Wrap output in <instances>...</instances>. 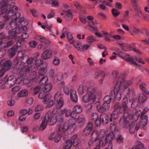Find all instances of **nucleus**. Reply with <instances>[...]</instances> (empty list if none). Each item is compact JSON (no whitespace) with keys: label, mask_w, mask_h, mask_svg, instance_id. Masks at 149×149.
Listing matches in <instances>:
<instances>
[{"label":"nucleus","mask_w":149,"mask_h":149,"mask_svg":"<svg viewBox=\"0 0 149 149\" xmlns=\"http://www.w3.org/2000/svg\"><path fill=\"white\" fill-rule=\"evenodd\" d=\"M26 79H24L23 77L22 76V75H21L19 76L17 79H15V81L17 83L19 84L22 83L23 84H24V81Z\"/></svg>","instance_id":"09e8293b"},{"label":"nucleus","mask_w":149,"mask_h":149,"mask_svg":"<svg viewBox=\"0 0 149 149\" xmlns=\"http://www.w3.org/2000/svg\"><path fill=\"white\" fill-rule=\"evenodd\" d=\"M91 139L89 140L88 142L89 146H92L94 142L99 141V144L102 147H104L106 145L105 132L104 130H101L99 131L95 130L91 135Z\"/></svg>","instance_id":"7ed1b4c3"},{"label":"nucleus","mask_w":149,"mask_h":149,"mask_svg":"<svg viewBox=\"0 0 149 149\" xmlns=\"http://www.w3.org/2000/svg\"><path fill=\"white\" fill-rule=\"evenodd\" d=\"M13 43V40H10L7 42H3L1 41L0 42V48L9 47L12 45Z\"/></svg>","instance_id":"c85d7f7f"},{"label":"nucleus","mask_w":149,"mask_h":149,"mask_svg":"<svg viewBox=\"0 0 149 149\" xmlns=\"http://www.w3.org/2000/svg\"><path fill=\"white\" fill-rule=\"evenodd\" d=\"M3 61H0V64L3 65V69L5 70H9L12 65V63L11 61L8 60L4 63L3 62Z\"/></svg>","instance_id":"6ab92c4d"},{"label":"nucleus","mask_w":149,"mask_h":149,"mask_svg":"<svg viewBox=\"0 0 149 149\" xmlns=\"http://www.w3.org/2000/svg\"><path fill=\"white\" fill-rule=\"evenodd\" d=\"M95 41V38L94 37L92 36H89L86 38L87 42L89 43H91Z\"/></svg>","instance_id":"3c124183"},{"label":"nucleus","mask_w":149,"mask_h":149,"mask_svg":"<svg viewBox=\"0 0 149 149\" xmlns=\"http://www.w3.org/2000/svg\"><path fill=\"white\" fill-rule=\"evenodd\" d=\"M100 117L102 120V122L104 124L108 123L109 119L108 116L105 113L102 114Z\"/></svg>","instance_id":"bb28decb"},{"label":"nucleus","mask_w":149,"mask_h":149,"mask_svg":"<svg viewBox=\"0 0 149 149\" xmlns=\"http://www.w3.org/2000/svg\"><path fill=\"white\" fill-rule=\"evenodd\" d=\"M136 13V16L139 18H141V15H143L140 9L138 7L134 8Z\"/></svg>","instance_id":"37998d69"},{"label":"nucleus","mask_w":149,"mask_h":149,"mask_svg":"<svg viewBox=\"0 0 149 149\" xmlns=\"http://www.w3.org/2000/svg\"><path fill=\"white\" fill-rule=\"evenodd\" d=\"M82 110V107L79 105H76L74 107L73 111L75 113H80Z\"/></svg>","instance_id":"79ce46f5"},{"label":"nucleus","mask_w":149,"mask_h":149,"mask_svg":"<svg viewBox=\"0 0 149 149\" xmlns=\"http://www.w3.org/2000/svg\"><path fill=\"white\" fill-rule=\"evenodd\" d=\"M101 95L96 94L93 96L89 94H86L83 96L82 98V101L84 103H87L89 101L91 102H94L96 100H99L100 98Z\"/></svg>","instance_id":"1a4fd4ad"},{"label":"nucleus","mask_w":149,"mask_h":149,"mask_svg":"<svg viewBox=\"0 0 149 149\" xmlns=\"http://www.w3.org/2000/svg\"><path fill=\"white\" fill-rule=\"evenodd\" d=\"M117 123L116 122H113L110 125V129L112 132L117 131L118 129L116 127Z\"/></svg>","instance_id":"a18cd8bd"},{"label":"nucleus","mask_w":149,"mask_h":149,"mask_svg":"<svg viewBox=\"0 0 149 149\" xmlns=\"http://www.w3.org/2000/svg\"><path fill=\"white\" fill-rule=\"evenodd\" d=\"M33 102V99L32 97H30L28 98L26 100V104L28 106H30L32 104Z\"/></svg>","instance_id":"13d9d810"},{"label":"nucleus","mask_w":149,"mask_h":149,"mask_svg":"<svg viewBox=\"0 0 149 149\" xmlns=\"http://www.w3.org/2000/svg\"><path fill=\"white\" fill-rule=\"evenodd\" d=\"M118 56L122 59L125 60L127 61L131 62L132 64L137 65V63L136 61L132 58H131L128 54H122L120 53H118Z\"/></svg>","instance_id":"ddd939ff"},{"label":"nucleus","mask_w":149,"mask_h":149,"mask_svg":"<svg viewBox=\"0 0 149 149\" xmlns=\"http://www.w3.org/2000/svg\"><path fill=\"white\" fill-rule=\"evenodd\" d=\"M115 110L119 109V112L120 113H124L123 115L125 113V116H128L129 114L127 112L128 108L122 105L120 106L119 104L115 105L114 107Z\"/></svg>","instance_id":"f8f14e48"},{"label":"nucleus","mask_w":149,"mask_h":149,"mask_svg":"<svg viewBox=\"0 0 149 149\" xmlns=\"http://www.w3.org/2000/svg\"><path fill=\"white\" fill-rule=\"evenodd\" d=\"M47 65L46 64L44 65L43 67H41L39 69L38 71L39 75L38 78H40V77H42V76H44V75L46 73L47 70Z\"/></svg>","instance_id":"4be33fe9"},{"label":"nucleus","mask_w":149,"mask_h":149,"mask_svg":"<svg viewBox=\"0 0 149 149\" xmlns=\"http://www.w3.org/2000/svg\"><path fill=\"white\" fill-rule=\"evenodd\" d=\"M125 75L123 74L118 76L114 90L110 93V95L114 96L118 100H121L124 93L128 94L130 92V89L128 87L132 84V81L131 80H125Z\"/></svg>","instance_id":"f03ea898"},{"label":"nucleus","mask_w":149,"mask_h":149,"mask_svg":"<svg viewBox=\"0 0 149 149\" xmlns=\"http://www.w3.org/2000/svg\"><path fill=\"white\" fill-rule=\"evenodd\" d=\"M38 78L40 79V83L41 84H45L48 80V78L46 76H42V77H40Z\"/></svg>","instance_id":"de8ad7c7"},{"label":"nucleus","mask_w":149,"mask_h":149,"mask_svg":"<svg viewBox=\"0 0 149 149\" xmlns=\"http://www.w3.org/2000/svg\"><path fill=\"white\" fill-rule=\"evenodd\" d=\"M51 4L52 7H58L59 2L57 0H52Z\"/></svg>","instance_id":"680f3d73"},{"label":"nucleus","mask_w":149,"mask_h":149,"mask_svg":"<svg viewBox=\"0 0 149 149\" xmlns=\"http://www.w3.org/2000/svg\"><path fill=\"white\" fill-rule=\"evenodd\" d=\"M53 55V52L50 49L45 50L41 54V57L44 60H47L51 58Z\"/></svg>","instance_id":"dca6fc26"},{"label":"nucleus","mask_w":149,"mask_h":149,"mask_svg":"<svg viewBox=\"0 0 149 149\" xmlns=\"http://www.w3.org/2000/svg\"><path fill=\"white\" fill-rule=\"evenodd\" d=\"M129 126V132L131 134L135 133L139 128V126L137 124L135 125V123L133 121L130 122Z\"/></svg>","instance_id":"2eb2a0df"},{"label":"nucleus","mask_w":149,"mask_h":149,"mask_svg":"<svg viewBox=\"0 0 149 149\" xmlns=\"http://www.w3.org/2000/svg\"><path fill=\"white\" fill-rule=\"evenodd\" d=\"M17 58L22 61V63L24 61V57L26 56L24 55V53L23 52H19L17 54Z\"/></svg>","instance_id":"58836bf2"},{"label":"nucleus","mask_w":149,"mask_h":149,"mask_svg":"<svg viewBox=\"0 0 149 149\" xmlns=\"http://www.w3.org/2000/svg\"><path fill=\"white\" fill-rule=\"evenodd\" d=\"M147 96L143 93L140 94L138 98V100L141 103H143L147 99Z\"/></svg>","instance_id":"72a5a7b5"},{"label":"nucleus","mask_w":149,"mask_h":149,"mask_svg":"<svg viewBox=\"0 0 149 149\" xmlns=\"http://www.w3.org/2000/svg\"><path fill=\"white\" fill-rule=\"evenodd\" d=\"M24 59V61L23 63H26L28 64L33 63L36 61V58L29 57L27 56H26Z\"/></svg>","instance_id":"412c9836"},{"label":"nucleus","mask_w":149,"mask_h":149,"mask_svg":"<svg viewBox=\"0 0 149 149\" xmlns=\"http://www.w3.org/2000/svg\"><path fill=\"white\" fill-rule=\"evenodd\" d=\"M102 34V36L104 38V40L107 42H110L111 41V39L109 38H111L112 37L111 34L105 31L103 32Z\"/></svg>","instance_id":"7c9ffc66"},{"label":"nucleus","mask_w":149,"mask_h":149,"mask_svg":"<svg viewBox=\"0 0 149 149\" xmlns=\"http://www.w3.org/2000/svg\"><path fill=\"white\" fill-rule=\"evenodd\" d=\"M52 85L51 83H48L45 86L44 91L45 92H49L52 89Z\"/></svg>","instance_id":"4c0bfd02"},{"label":"nucleus","mask_w":149,"mask_h":149,"mask_svg":"<svg viewBox=\"0 0 149 149\" xmlns=\"http://www.w3.org/2000/svg\"><path fill=\"white\" fill-rule=\"evenodd\" d=\"M113 98L119 100L115 98L114 96L110 95V93L109 96H106L104 97V102L102 105H98L97 106V111L100 112H103L108 110L110 107V104Z\"/></svg>","instance_id":"20e7f679"},{"label":"nucleus","mask_w":149,"mask_h":149,"mask_svg":"<svg viewBox=\"0 0 149 149\" xmlns=\"http://www.w3.org/2000/svg\"><path fill=\"white\" fill-rule=\"evenodd\" d=\"M61 136L57 132H54L52 133L49 137V139L54 140L56 142H58L60 140Z\"/></svg>","instance_id":"4468645a"},{"label":"nucleus","mask_w":149,"mask_h":149,"mask_svg":"<svg viewBox=\"0 0 149 149\" xmlns=\"http://www.w3.org/2000/svg\"><path fill=\"white\" fill-rule=\"evenodd\" d=\"M72 145L71 141L68 140L66 141L64 149H70Z\"/></svg>","instance_id":"603ef678"},{"label":"nucleus","mask_w":149,"mask_h":149,"mask_svg":"<svg viewBox=\"0 0 149 149\" xmlns=\"http://www.w3.org/2000/svg\"><path fill=\"white\" fill-rule=\"evenodd\" d=\"M84 116L83 115L80 114L78 117L77 119H76V121H77L79 123H80L84 121Z\"/></svg>","instance_id":"5fc2aeb1"},{"label":"nucleus","mask_w":149,"mask_h":149,"mask_svg":"<svg viewBox=\"0 0 149 149\" xmlns=\"http://www.w3.org/2000/svg\"><path fill=\"white\" fill-rule=\"evenodd\" d=\"M111 116L112 118L114 119H117L119 116V113L117 110L114 111L111 114Z\"/></svg>","instance_id":"8fccbe9b"},{"label":"nucleus","mask_w":149,"mask_h":149,"mask_svg":"<svg viewBox=\"0 0 149 149\" xmlns=\"http://www.w3.org/2000/svg\"><path fill=\"white\" fill-rule=\"evenodd\" d=\"M130 115H132V114L125 116V113L123 115V116L121 118L119 121V123L120 126L124 128H127L130 125V122L129 121V119L132 120L133 121H135L133 118L129 117Z\"/></svg>","instance_id":"0eeeda50"},{"label":"nucleus","mask_w":149,"mask_h":149,"mask_svg":"<svg viewBox=\"0 0 149 149\" xmlns=\"http://www.w3.org/2000/svg\"><path fill=\"white\" fill-rule=\"evenodd\" d=\"M19 59L18 58H16L14 60V64L16 65V68L14 69L13 70V72L14 73H16L15 71L17 70V66H19V64H22L21 63H19L18 60Z\"/></svg>","instance_id":"864d4df0"},{"label":"nucleus","mask_w":149,"mask_h":149,"mask_svg":"<svg viewBox=\"0 0 149 149\" xmlns=\"http://www.w3.org/2000/svg\"><path fill=\"white\" fill-rule=\"evenodd\" d=\"M74 46L75 48L81 51V47H82L81 43L79 42H76L74 44Z\"/></svg>","instance_id":"0e129e2a"},{"label":"nucleus","mask_w":149,"mask_h":149,"mask_svg":"<svg viewBox=\"0 0 149 149\" xmlns=\"http://www.w3.org/2000/svg\"><path fill=\"white\" fill-rule=\"evenodd\" d=\"M35 38L39 40L40 42L46 44H49L50 41L45 37L40 35H36L35 37Z\"/></svg>","instance_id":"5701e85b"},{"label":"nucleus","mask_w":149,"mask_h":149,"mask_svg":"<svg viewBox=\"0 0 149 149\" xmlns=\"http://www.w3.org/2000/svg\"><path fill=\"white\" fill-rule=\"evenodd\" d=\"M88 94L93 96H94L95 94H101L100 93H98L95 92V90L94 87L92 86H89L88 88L87 89V93Z\"/></svg>","instance_id":"c756f323"},{"label":"nucleus","mask_w":149,"mask_h":149,"mask_svg":"<svg viewBox=\"0 0 149 149\" xmlns=\"http://www.w3.org/2000/svg\"><path fill=\"white\" fill-rule=\"evenodd\" d=\"M47 123L48 122H47L46 120H45L44 118L43 120H42L40 125V130H44L45 129L47 126Z\"/></svg>","instance_id":"c03bdc74"},{"label":"nucleus","mask_w":149,"mask_h":149,"mask_svg":"<svg viewBox=\"0 0 149 149\" xmlns=\"http://www.w3.org/2000/svg\"><path fill=\"white\" fill-rule=\"evenodd\" d=\"M35 64L34 65V67L35 68H38L40 66L42 65L43 63V60L41 58L36 60L35 62Z\"/></svg>","instance_id":"473e14b6"},{"label":"nucleus","mask_w":149,"mask_h":149,"mask_svg":"<svg viewBox=\"0 0 149 149\" xmlns=\"http://www.w3.org/2000/svg\"><path fill=\"white\" fill-rule=\"evenodd\" d=\"M51 96L49 93H47L44 91L40 93L38 95V98L40 99H43V101L44 104L47 103L51 98Z\"/></svg>","instance_id":"9b49d317"},{"label":"nucleus","mask_w":149,"mask_h":149,"mask_svg":"<svg viewBox=\"0 0 149 149\" xmlns=\"http://www.w3.org/2000/svg\"><path fill=\"white\" fill-rule=\"evenodd\" d=\"M67 37L69 42L72 44L74 42V40L72 34L70 33H67Z\"/></svg>","instance_id":"49530a36"},{"label":"nucleus","mask_w":149,"mask_h":149,"mask_svg":"<svg viewBox=\"0 0 149 149\" xmlns=\"http://www.w3.org/2000/svg\"><path fill=\"white\" fill-rule=\"evenodd\" d=\"M24 81L23 85H26V86L28 87H31L33 85L34 81L31 80L26 79Z\"/></svg>","instance_id":"c9c22d12"},{"label":"nucleus","mask_w":149,"mask_h":149,"mask_svg":"<svg viewBox=\"0 0 149 149\" xmlns=\"http://www.w3.org/2000/svg\"><path fill=\"white\" fill-rule=\"evenodd\" d=\"M56 102V107L54 108L52 111V112L54 113H56L57 112L58 110L63 107L64 104L63 99Z\"/></svg>","instance_id":"a211bd4d"},{"label":"nucleus","mask_w":149,"mask_h":149,"mask_svg":"<svg viewBox=\"0 0 149 149\" xmlns=\"http://www.w3.org/2000/svg\"><path fill=\"white\" fill-rule=\"evenodd\" d=\"M148 110V109L147 107L143 109L142 112L140 110H133L132 111V115L130 116L129 117L133 118L134 120L135 121H136L138 119L139 116L141 115V116H145L144 114Z\"/></svg>","instance_id":"6e6552de"},{"label":"nucleus","mask_w":149,"mask_h":149,"mask_svg":"<svg viewBox=\"0 0 149 149\" xmlns=\"http://www.w3.org/2000/svg\"><path fill=\"white\" fill-rule=\"evenodd\" d=\"M47 103L44 104H46V107L47 108H50L52 106L55 104V102L53 100H49L48 102H46Z\"/></svg>","instance_id":"6e6d98bb"},{"label":"nucleus","mask_w":149,"mask_h":149,"mask_svg":"<svg viewBox=\"0 0 149 149\" xmlns=\"http://www.w3.org/2000/svg\"><path fill=\"white\" fill-rule=\"evenodd\" d=\"M19 66L17 67V70L15 71L16 73H19L21 75H23L26 72H29L32 70V67L27 65H24V63H22V64H19Z\"/></svg>","instance_id":"423d86ee"},{"label":"nucleus","mask_w":149,"mask_h":149,"mask_svg":"<svg viewBox=\"0 0 149 149\" xmlns=\"http://www.w3.org/2000/svg\"><path fill=\"white\" fill-rule=\"evenodd\" d=\"M5 84V80H0V88L2 89H5L6 88Z\"/></svg>","instance_id":"e2e57ef3"},{"label":"nucleus","mask_w":149,"mask_h":149,"mask_svg":"<svg viewBox=\"0 0 149 149\" xmlns=\"http://www.w3.org/2000/svg\"><path fill=\"white\" fill-rule=\"evenodd\" d=\"M70 97L71 100L74 102H77L78 101V97L76 91L73 89L70 91Z\"/></svg>","instance_id":"aec40b11"},{"label":"nucleus","mask_w":149,"mask_h":149,"mask_svg":"<svg viewBox=\"0 0 149 149\" xmlns=\"http://www.w3.org/2000/svg\"><path fill=\"white\" fill-rule=\"evenodd\" d=\"M55 113H53L52 112L48 111L45 114L44 119L46 121L48 122V123L50 125H54L56 122L57 120H59L60 121H62L63 120L62 118L61 117H59V119L58 117Z\"/></svg>","instance_id":"39448f33"},{"label":"nucleus","mask_w":149,"mask_h":149,"mask_svg":"<svg viewBox=\"0 0 149 149\" xmlns=\"http://www.w3.org/2000/svg\"><path fill=\"white\" fill-rule=\"evenodd\" d=\"M68 33L69 32L67 31L66 29L63 28L62 30V35L60 36V38L61 39H62L64 37H65V35L67 36V33Z\"/></svg>","instance_id":"69168bd1"},{"label":"nucleus","mask_w":149,"mask_h":149,"mask_svg":"<svg viewBox=\"0 0 149 149\" xmlns=\"http://www.w3.org/2000/svg\"><path fill=\"white\" fill-rule=\"evenodd\" d=\"M128 99L127 97H125L123 100V104L122 106L126 107L128 108Z\"/></svg>","instance_id":"bf43d9fd"},{"label":"nucleus","mask_w":149,"mask_h":149,"mask_svg":"<svg viewBox=\"0 0 149 149\" xmlns=\"http://www.w3.org/2000/svg\"><path fill=\"white\" fill-rule=\"evenodd\" d=\"M66 111L65 114V116L66 117H68L70 116L71 117L73 118L74 119L75 117H76V114L75 113L73 112V111L72 112L70 109H66Z\"/></svg>","instance_id":"2f4dec72"},{"label":"nucleus","mask_w":149,"mask_h":149,"mask_svg":"<svg viewBox=\"0 0 149 149\" xmlns=\"http://www.w3.org/2000/svg\"><path fill=\"white\" fill-rule=\"evenodd\" d=\"M28 92L25 89L19 91L17 94V96L18 97H25L28 96Z\"/></svg>","instance_id":"393cba45"},{"label":"nucleus","mask_w":149,"mask_h":149,"mask_svg":"<svg viewBox=\"0 0 149 149\" xmlns=\"http://www.w3.org/2000/svg\"><path fill=\"white\" fill-rule=\"evenodd\" d=\"M141 120L140 126L142 128H143L147 124L148 122V117L147 116H141Z\"/></svg>","instance_id":"b1692460"},{"label":"nucleus","mask_w":149,"mask_h":149,"mask_svg":"<svg viewBox=\"0 0 149 149\" xmlns=\"http://www.w3.org/2000/svg\"><path fill=\"white\" fill-rule=\"evenodd\" d=\"M115 136V134L113 132L109 133L107 136L105 133V137L107 138L106 140V145L107 144V147L104 149H112L113 145L111 141Z\"/></svg>","instance_id":"9d476101"},{"label":"nucleus","mask_w":149,"mask_h":149,"mask_svg":"<svg viewBox=\"0 0 149 149\" xmlns=\"http://www.w3.org/2000/svg\"><path fill=\"white\" fill-rule=\"evenodd\" d=\"M54 99L56 102L63 100V95L59 92L56 93L54 95Z\"/></svg>","instance_id":"f704fd0d"},{"label":"nucleus","mask_w":149,"mask_h":149,"mask_svg":"<svg viewBox=\"0 0 149 149\" xmlns=\"http://www.w3.org/2000/svg\"><path fill=\"white\" fill-rule=\"evenodd\" d=\"M17 10L16 6L12 4H6L3 6L0 3V15H2L3 20L8 21L14 19L11 21L9 26L6 27L7 29L9 30V35L6 37L8 39H12L22 31L27 30L26 26L28 24V21L24 18L20 19L19 17H16V12Z\"/></svg>","instance_id":"f257e3e1"},{"label":"nucleus","mask_w":149,"mask_h":149,"mask_svg":"<svg viewBox=\"0 0 149 149\" xmlns=\"http://www.w3.org/2000/svg\"><path fill=\"white\" fill-rule=\"evenodd\" d=\"M15 79L13 76H10L6 81V88H10L13 86L15 83Z\"/></svg>","instance_id":"f3484780"},{"label":"nucleus","mask_w":149,"mask_h":149,"mask_svg":"<svg viewBox=\"0 0 149 149\" xmlns=\"http://www.w3.org/2000/svg\"><path fill=\"white\" fill-rule=\"evenodd\" d=\"M30 47L32 48H35L38 44V43L35 41L32 40L29 43Z\"/></svg>","instance_id":"052dcab7"},{"label":"nucleus","mask_w":149,"mask_h":149,"mask_svg":"<svg viewBox=\"0 0 149 149\" xmlns=\"http://www.w3.org/2000/svg\"><path fill=\"white\" fill-rule=\"evenodd\" d=\"M37 75V73L35 71H33L30 74V78L31 80L34 81H36L38 78H36V77ZM38 81V80H37Z\"/></svg>","instance_id":"ea45409f"},{"label":"nucleus","mask_w":149,"mask_h":149,"mask_svg":"<svg viewBox=\"0 0 149 149\" xmlns=\"http://www.w3.org/2000/svg\"><path fill=\"white\" fill-rule=\"evenodd\" d=\"M72 145L74 147L76 146L79 142V140L77 137V134H75L71 138V140Z\"/></svg>","instance_id":"cd10ccee"},{"label":"nucleus","mask_w":149,"mask_h":149,"mask_svg":"<svg viewBox=\"0 0 149 149\" xmlns=\"http://www.w3.org/2000/svg\"><path fill=\"white\" fill-rule=\"evenodd\" d=\"M111 11L113 15L115 17L118 16L120 14L119 12L115 9H113Z\"/></svg>","instance_id":"338daca9"},{"label":"nucleus","mask_w":149,"mask_h":149,"mask_svg":"<svg viewBox=\"0 0 149 149\" xmlns=\"http://www.w3.org/2000/svg\"><path fill=\"white\" fill-rule=\"evenodd\" d=\"M17 50V48L13 47L8 50L9 54L12 57H13L15 55Z\"/></svg>","instance_id":"e433bc0d"},{"label":"nucleus","mask_w":149,"mask_h":149,"mask_svg":"<svg viewBox=\"0 0 149 149\" xmlns=\"http://www.w3.org/2000/svg\"><path fill=\"white\" fill-rule=\"evenodd\" d=\"M60 63L59 58L56 56H54V59L53 60V63L55 65H58Z\"/></svg>","instance_id":"4d7b16f0"},{"label":"nucleus","mask_w":149,"mask_h":149,"mask_svg":"<svg viewBox=\"0 0 149 149\" xmlns=\"http://www.w3.org/2000/svg\"><path fill=\"white\" fill-rule=\"evenodd\" d=\"M117 53H116V52H113V54L112 56L110 57V59L111 60H113L115 59L116 58V56L117 55L118 56V53H120L121 54H124L120 49H118L117 50Z\"/></svg>","instance_id":"a19ab883"},{"label":"nucleus","mask_w":149,"mask_h":149,"mask_svg":"<svg viewBox=\"0 0 149 149\" xmlns=\"http://www.w3.org/2000/svg\"><path fill=\"white\" fill-rule=\"evenodd\" d=\"M136 146L138 149H144L143 145L139 141H138L136 143Z\"/></svg>","instance_id":"774afa93"},{"label":"nucleus","mask_w":149,"mask_h":149,"mask_svg":"<svg viewBox=\"0 0 149 149\" xmlns=\"http://www.w3.org/2000/svg\"><path fill=\"white\" fill-rule=\"evenodd\" d=\"M76 121V118L69 121V129H70V130L72 132H73L75 129L76 127L75 124Z\"/></svg>","instance_id":"a878e982"}]
</instances>
